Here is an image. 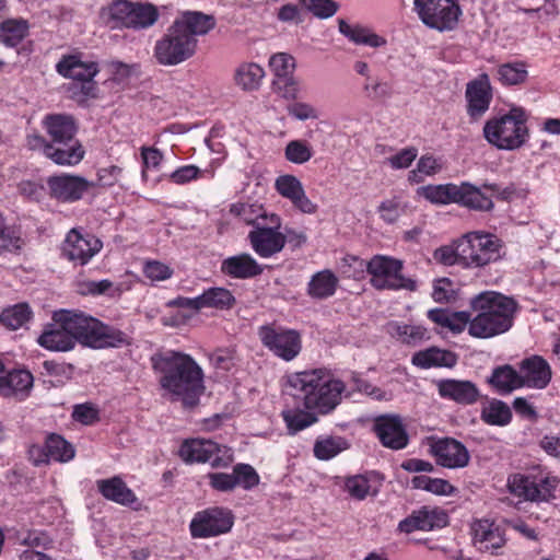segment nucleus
<instances>
[{
	"label": "nucleus",
	"instance_id": "nucleus-4",
	"mask_svg": "<svg viewBox=\"0 0 560 560\" xmlns=\"http://www.w3.org/2000/svg\"><path fill=\"white\" fill-rule=\"evenodd\" d=\"M477 315L471 319L468 332L476 338H491L508 331L517 311V303L501 293L487 291L471 300Z\"/></svg>",
	"mask_w": 560,
	"mask_h": 560
},
{
	"label": "nucleus",
	"instance_id": "nucleus-28",
	"mask_svg": "<svg viewBox=\"0 0 560 560\" xmlns=\"http://www.w3.org/2000/svg\"><path fill=\"white\" fill-rule=\"evenodd\" d=\"M33 382V375L26 370H5L0 383V395L22 399L30 394Z\"/></svg>",
	"mask_w": 560,
	"mask_h": 560
},
{
	"label": "nucleus",
	"instance_id": "nucleus-44",
	"mask_svg": "<svg viewBox=\"0 0 560 560\" xmlns=\"http://www.w3.org/2000/svg\"><path fill=\"white\" fill-rule=\"evenodd\" d=\"M497 74L501 84L506 86L518 85L527 79V66L523 61L502 63L498 67Z\"/></svg>",
	"mask_w": 560,
	"mask_h": 560
},
{
	"label": "nucleus",
	"instance_id": "nucleus-24",
	"mask_svg": "<svg viewBox=\"0 0 560 560\" xmlns=\"http://www.w3.org/2000/svg\"><path fill=\"white\" fill-rule=\"evenodd\" d=\"M42 127L49 142H60V140L77 138L79 130L75 118L70 114H47L42 119Z\"/></svg>",
	"mask_w": 560,
	"mask_h": 560
},
{
	"label": "nucleus",
	"instance_id": "nucleus-33",
	"mask_svg": "<svg viewBox=\"0 0 560 560\" xmlns=\"http://www.w3.org/2000/svg\"><path fill=\"white\" fill-rule=\"evenodd\" d=\"M221 271L237 279L252 278L261 272V268L248 255L232 256L223 260Z\"/></svg>",
	"mask_w": 560,
	"mask_h": 560
},
{
	"label": "nucleus",
	"instance_id": "nucleus-47",
	"mask_svg": "<svg viewBox=\"0 0 560 560\" xmlns=\"http://www.w3.org/2000/svg\"><path fill=\"white\" fill-rule=\"evenodd\" d=\"M46 450L50 460L69 462L74 457V448L62 436L50 434L46 440Z\"/></svg>",
	"mask_w": 560,
	"mask_h": 560
},
{
	"label": "nucleus",
	"instance_id": "nucleus-52",
	"mask_svg": "<svg viewBox=\"0 0 560 560\" xmlns=\"http://www.w3.org/2000/svg\"><path fill=\"white\" fill-rule=\"evenodd\" d=\"M269 67L277 80L282 82L283 78L293 75L295 70V60L287 52H277L270 57Z\"/></svg>",
	"mask_w": 560,
	"mask_h": 560
},
{
	"label": "nucleus",
	"instance_id": "nucleus-51",
	"mask_svg": "<svg viewBox=\"0 0 560 560\" xmlns=\"http://www.w3.org/2000/svg\"><path fill=\"white\" fill-rule=\"evenodd\" d=\"M345 489L349 495L355 500H364L369 494H376L377 490L373 489L369 478L363 475L348 477L345 481Z\"/></svg>",
	"mask_w": 560,
	"mask_h": 560
},
{
	"label": "nucleus",
	"instance_id": "nucleus-43",
	"mask_svg": "<svg viewBox=\"0 0 560 560\" xmlns=\"http://www.w3.org/2000/svg\"><path fill=\"white\" fill-rule=\"evenodd\" d=\"M464 253L465 268L482 267L502 257L499 247H464Z\"/></svg>",
	"mask_w": 560,
	"mask_h": 560
},
{
	"label": "nucleus",
	"instance_id": "nucleus-31",
	"mask_svg": "<svg viewBox=\"0 0 560 560\" xmlns=\"http://www.w3.org/2000/svg\"><path fill=\"white\" fill-rule=\"evenodd\" d=\"M30 35V23L23 18H9L0 22V44L18 47Z\"/></svg>",
	"mask_w": 560,
	"mask_h": 560
},
{
	"label": "nucleus",
	"instance_id": "nucleus-48",
	"mask_svg": "<svg viewBox=\"0 0 560 560\" xmlns=\"http://www.w3.org/2000/svg\"><path fill=\"white\" fill-rule=\"evenodd\" d=\"M302 10L313 14L317 19H329L339 10V3L335 0H296Z\"/></svg>",
	"mask_w": 560,
	"mask_h": 560
},
{
	"label": "nucleus",
	"instance_id": "nucleus-9",
	"mask_svg": "<svg viewBox=\"0 0 560 560\" xmlns=\"http://www.w3.org/2000/svg\"><path fill=\"white\" fill-rule=\"evenodd\" d=\"M179 456L186 463H210L212 467H226L233 462V452L211 440L194 439L185 441Z\"/></svg>",
	"mask_w": 560,
	"mask_h": 560
},
{
	"label": "nucleus",
	"instance_id": "nucleus-14",
	"mask_svg": "<svg viewBox=\"0 0 560 560\" xmlns=\"http://www.w3.org/2000/svg\"><path fill=\"white\" fill-rule=\"evenodd\" d=\"M429 453L435 458L438 465L456 469L468 465L470 456L466 446L453 438L427 439Z\"/></svg>",
	"mask_w": 560,
	"mask_h": 560
},
{
	"label": "nucleus",
	"instance_id": "nucleus-20",
	"mask_svg": "<svg viewBox=\"0 0 560 560\" xmlns=\"http://www.w3.org/2000/svg\"><path fill=\"white\" fill-rule=\"evenodd\" d=\"M522 387L544 389L551 381L549 363L540 355H532L520 362L518 366Z\"/></svg>",
	"mask_w": 560,
	"mask_h": 560
},
{
	"label": "nucleus",
	"instance_id": "nucleus-21",
	"mask_svg": "<svg viewBox=\"0 0 560 560\" xmlns=\"http://www.w3.org/2000/svg\"><path fill=\"white\" fill-rule=\"evenodd\" d=\"M173 24L186 36L197 39L198 36H206L217 26V19L213 14L202 11L186 10L180 12Z\"/></svg>",
	"mask_w": 560,
	"mask_h": 560
},
{
	"label": "nucleus",
	"instance_id": "nucleus-6",
	"mask_svg": "<svg viewBox=\"0 0 560 560\" xmlns=\"http://www.w3.org/2000/svg\"><path fill=\"white\" fill-rule=\"evenodd\" d=\"M198 39L183 34L173 23L153 47V57L161 66H177L194 57Z\"/></svg>",
	"mask_w": 560,
	"mask_h": 560
},
{
	"label": "nucleus",
	"instance_id": "nucleus-41",
	"mask_svg": "<svg viewBox=\"0 0 560 560\" xmlns=\"http://www.w3.org/2000/svg\"><path fill=\"white\" fill-rule=\"evenodd\" d=\"M480 418L489 425L504 427L511 422L512 411L506 402L493 398L483 405Z\"/></svg>",
	"mask_w": 560,
	"mask_h": 560
},
{
	"label": "nucleus",
	"instance_id": "nucleus-37",
	"mask_svg": "<svg viewBox=\"0 0 560 560\" xmlns=\"http://www.w3.org/2000/svg\"><path fill=\"white\" fill-rule=\"evenodd\" d=\"M215 172L211 168L201 170L195 164L180 165L170 174H164L163 179L171 184L184 186L197 182L201 178L212 179Z\"/></svg>",
	"mask_w": 560,
	"mask_h": 560
},
{
	"label": "nucleus",
	"instance_id": "nucleus-53",
	"mask_svg": "<svg viewBox=\"0 0 560 560\" xmlns=\"http://www.w3.org/2000/svg\"><path fill=\"white\" fill-rule=\"evenodd\" d=\"M285 159L294 164H304L313 156L312 147L304 140H292L284 149Z\"/></svg>",
	"mask_w": 560,
	"mask_h": 560
},
{
	"label": "nucleus",
	"instance_id": "nucleus-60",
	"mask_svg": "<svg viewBox=\"0 0 560 560\" xmlns=\"http://www.w3.org/2000/svg\"><path fill=\"white\" fill-rule=\"evenodd\" d=\"M97 253L98 247H89L86 250L82 247H62L61 256L74 265H85Z\"/></svg>",
	"mask_w": 560,
	"mask_h": 560
},
{
	"label": "nucleus",
	"instance_id": "nucleus-27",
	"mask_svg": "<svg viewBox=\"0 0 560 560\" xmlns=\"http://www.w3.org/2000/svg\"><path fill=\"white\" fill-rule=\"evenodd\" d=\"M85 155V150L78 138L50 142L49 160L60 166L78 165Z\"/></svg>",
	"mask_w": 560,
	"mask_h": 560
},
{
	"label": "nucleus",
	"instance_id": "nucleus-23",
	"mask_svg": "<svg viewBox=\"0 0 560 560\" xmlns=\"http://www.w3.org/2000/svg\"><path fill=\"white\" fill-rule=\"evenodd\" d=\"M436 387L442 398L453 400L459 405H472L480 396L478 387L470 381L439 380Z\"/></svg>",
	"mask_w": 560,
	"mask_h": 560
},
{
	"label": "nucleus",
	"instance_id": "nucleus-13",
	"mask_svg": "<svg viewBox=\"0 0 560 560\" xmlns=\"http://www.w3.org/2000/svg\"><path fill=\"white\" fill-rule=\"evenodd\" d=\"M234 517L231 511L222 508H211L198 512L191 523L190 533L195 538H208L231 530Z\"/></svg>",
	"mask_w": 560,
	"mask_h": 560
},
{
	"label": "nucleus",
	"instance_id": "nucleus-2",
	"mask_svg": "<svg viewBox=\"0 0 560 560\" xmlns=\"http://www.w3.org/2000/svg\"><path fill=\"white\" fill-rule=\"evenodd\" d=\"M152 369L160 375L162 397L182 401L185 407L198 404L205 392L203 372L188 354L177 351L156 353L151 358Z\"/></svg>",
	"mask_w": 560,
	"mask_h": 560
},
{
	"label": "nucleus",
	"instance_id": "nucleus-22",
	"mask_svg": "<svg viewBox=\"0 0 560 560\" xmlns=\"http://www.w3.org/2000/svg\"><path fill=\"white\" fill-rule=\"evenodd\" d=\"M448 523L447 514L441 509H429L427 506L415 511L411 515L400 521L398 529L410 534L415 530H432L441 528Z\"/></svg>",
	"mask_w": 560,
	"mask_h": 560
},
{
	"label": "nucleus",
	"instance_id": "nucleus-36",
	"mask_svg": "<svg viewBox=\"0 0 560 560\" xmlns=\"http://www.w3.org/2000/svg\"><path fill=\"white\" fill-rule=\"evenodd\" d=\"M411 361L413 365L422 369L432 366L452 368L456 364V355L447 350L429 348L415 353Z\"/></svg>",
	"mask_w": 560,
	"mask_h": 560
},
{
	"label": "nucleus",
	"instance_id": "nucleus-26",
	"mask_svg": "<svg viewBox=\"0 0 560 560\" xmlns=\"http://www.w3.org/2000/svg\"><path fill=\"white\" fill-rule=\"evenodd\" d=\"M98 492L108 501L122 506H133L139 504L136 493L127 486L119 476L96 481Z\"/></svg>",
	"mask_w": 560,
	"mask_h": 560
},
{
	"label": "nucleus",
	"instance_id": "nucleus-50",
	"mask_svg": "<svg viewBox=\"0 0 560 560\" xmlns=\"http://www.w3.org/2000/svg\"><path fill=\"white\" fill-rule=\"evenodd\" d=\"M347 442L341 438H325L316 441L314 445V455L322 460H328L341 451L347 448Z\"/></svg>",
	"mask_w": 560,
	"mask_h": 560
},
{
	"label": "nucleus",
	"instance_id": "nucleus-7",
	"mask_svg": "<svg viewBox=\"0 0 560 560\" xmlns=\"http://www.w3.org/2000/svg\"><path fill=\"white\" fill-rule=\"evenodd\" d=\"M371 284L377 290L416 291L417 282L402 276V261L388 256L376 255L368 262Z\"/></svg>",
	"mask_w": 560,
	"mask_h": 560
},
{
	"label": "nucleus",
	"instance_id": "nucleus-30",
	"mask_svg": "<svg viewBox=\"0 0 560 560\" xmlns=\"http://www.w3.org/2000/svg\"><path fill=\"white\" fill-rule=\"evenodd\" d=\"M132 2L130 0H113L101 8L100 19L110 30H128Z\"/></svg>",
	"mask_w": 560,
	"mask_h": 560
},
{
	"label": "nucleus",
	"instance_id": "nucleus-35",
	"mask_svg": "<svg viewBox=\"0 0 560 560\" xmlns=\"http://www.w3.org/2000/svg\"><path fill=\"white\" fill-rule=\"evenodd\" d=\"M160 18L158 8L150 2L133 1L128 30L141 31L153 26Z\"/></svg>",
	"mask_w": 560,
	"mask_h": 560
},
{
	"label": "nucleus",
	"instance_id": "nucleus-16",
	"mask_svg": "<svg viewBox=\"0 0 560 560\" xmlns=\"http://www.w3.org/2000/svg\"><path fill=\"white\" fill-rule=\"evenodd\" d=\"M211 487L218 491H231L236 487L252 489L259 482V476L247 464H237L232 474L213 472L208 475Z\"/></svg>",
	"mask_w": 560,
	"mask_h": 560
},
{
	"label": "nucleus",
	"instance_id": "nucleus-40",
	"mask_svg": "<svg viewBox=\"0 0 560 560\" xmlns=\"http://www.w3.org/2000/svg\"><path fill=\"white\" fill-rule=\"evenodd\" d=\"M265 70L256 62H245L235 71V82L244 91L252 92L260 88Z\"/></svg>",
	"mask_w": 560,
	"mask_h": 560
},
{
	"label": "nucleus",
	"instance_id": "nucleus-46",
	"mask_svg": "<svg viewBox=\"0 0 560 560\" xmlns=\"http://www.w3.org/2000/svg\"><path fill=\"white\" fill-rule=\"evenodd\" d=\"M31 316L32 311L30 306L26 303H19L2 311L0 314V323L12 330H15L28 322Z\"/></svg>",
	"mask_w": 560,
	"mask_h": 560
},
{
	"label": "nucleus",
	"instance_id": "nucleus-3",
	"mask_svg": "<svg viewBox=\"0 0 560 560\" xmlns=\"http://www.w3.org/2000/svg\"><path fill=\"white\" fill-rule=\"evenodd\" d=\"M290 394L300 399L306 410L328 413L341 400L346 386L342 381L334 378L326 369L296 372L288 376Z\"/></svg>",
	"mask_w": 560,
	"mask_h": 560
},
{
	"label": "nucleus",
	"instance_id": "nucleus-63",
	"mask_svg": "<svg viewBox=\"0 0 560 560\" xmlns=\"http://www.w3.org/2000/svg\"><path fill=\"white\" fill-rule=\"evenodd\" d=\"M432 298L436 303H447L454 298L453 283L448 278L434 281Z\"/></svg>",
	"mask_w": 560,
	"mask_h": 560
},
{
	"label": "nucleus",
	"instance_id": "nucleus-39",
	"mask_svg": "<svg viewBox=\"0 0 560 560\" xmlns=\"http://www.w3.org/2000/svg\"><path fill=\"white\" fill-rule=\"evenodd\" d=\"M338 282V278L330 270L318 271L308 282L307 293L313 299H327L335 294Z\"/></svg>",
	"mask_w": 560,
	"mask_h": 560
},
{
	"label": "nucleus",
	"instance_id": "nucleus-49",
	"mask_svg": "<svg viewBox=\"0 0 560 560\" xmlns=\"http://www.w3.org/2000/svg\"><path fill=\"white\" fill-rule=\"evenodd\" d=\"M311 411L312 410H285L282 412L283 420L291 434L304 430L317 421L316 416Z\"/></svg>",
	"mask_w": 560,
	"mask_h": 560
},
{
	"label": "nucleus",
	"instance_id": "nucleus-12",
	"mask_svg": "<svg viewBox=\"0 0 560 560\" xmlns=\"http://www.w3.org/2000/svg\"><path fill=\"white\" fill-rule=\"evenodd\" d=\"M559 480L547 475H514L509 478L511 491L529 501H548L553 497V491Z\"/></svg>",
	"mask_w": 560,
	"mask_h": 560
},
{
	"label": "nucleus",
	"instance_id": "nucleus-29",
	"mask_svg": "<svg viewBox=\"0 0 560 560\" xmlns=\"http://www.w3.org/2000/svg\"><path fill=\"white\" fill-rule=\"evenodd\" d=\"M339 32L355 45H364L373 48L385 46L387 40L373 32L372 28L361 24H350L345 20L338 21Z\"/></svg>",
	"mask_w": 560,
	"mask_h": 560
},
{
	"label": "nucleus",
	"instance_id": "nucleus-19",
	"mask_svg": "<svg viewBox=\"0 0 560 560\" xmlns=\"http://www.w3.org/2000/svg\"><path fill=\"white\" fill-rule=\"evenodd\" d=\"M374 430L385 447L401 450L408 444L409 436L399 416L378 417L375 420Z\"/></svg>",
	"mask_w": 560,
	"mask_h": 560
},
{
	"label": "nucleus",
	"instance_id": "nucleus-38",
	"mask_svg": "<svg viewBox=\"0 0 560 560\" xmlns=\"http://www.w3.org/2000/svg\"><path fill=\"white\" fill-rule=\"evenodd\" d=\"M458 205L475 211H491L494 207L491 198L486 196L480 188L468 183L463 182Z\"/></svg>",
	"mask_w": 560,
	"mask_h": 560
},
{
	"label": "nucleus",
	"instance_id": "nucleus-42",
	"mask_svg": "<svg viewBox=\"0 0 560 560\" xmlns=\"http://www.w3.org/2000/svg\"><path fill=\"white\" fill-rule=\"evenodd\" d=\"M386 328L388 334L407 345L416 346L428 338L427 329L422 326L392 322Z\"/></svg>",
	"mask_w": 560,
	"mask_h": 560
},
{
	"label": "nucleus",
	"instance_id": "nucleus-34",
	"mask_svg": "<svg viewBox=\"0 0 560 560\" xmlns=\"http://www.w3.org/2000/svg\"><path fill=\"white\" fill-rule=\"evenodd\" d=\"M462 183L456 185L454 183L440 184V185H428L421 187V196L434 205H450L457 203L460 197Z\"/></svg>",
	"mask_w": 560,
	"mask_h": 560
},
{
	"label": "nucleus",
	"instance_id": "nucleus-62",
	"mask_svg": "<svg viewBox=\"0 0 560 560\" xmlns=\"http://www.w3.org/2000/svg\"><path fill=\"white\" fill-rule=\"evenodd\" d=\"M140 151L142 159V175L145 174V168L159 170L164 160L162 151L155 147H142Z\"/></svg>",
	"mask_w": 560,
	"mask_h": 560
},
{
	"label": "nucleus",
	"instance_id": "nucleus-25",
	"mask_svg": "<svg viewBox=\"0 0 560 560\" xmlns=\"http://www.w3.org/2000/svg\"><path fill=\"white\" fill-rule=\"evenodd\" d=\"M474 545L482 552L494 553L502 548L505 538L502 530L493 522L480 520L472 524Z\"/></svg>",
	"mask_w": 560,
	"mask_h": 560
},
{
	"label": "nucleus",
	"instance_id": "nucleus-59",
	"mask_svg": "<svg viewBox=\"0 0 560 560\" xmlns=\"http://www.w3.org/2000/svg\"><path fill=\"white\" fill-rule=\"evenodd\" d=\"M458 248L459 247H438L434 252V258L445 266L459 265L464 267V247H462L460 252H458Z\"/></svg>",
	"mask_w": 560,
	"mask_h": 560
},
{
	"label": "nucleus",
	"instance_id": "nucleus-55",
	"mask_svg": "<svg viewBox=\"0 0 560 560\" xmlns=\"http://www.w3.org/2000/svg\"><path fill=\"white\" fill-rule=\"evenodd\" d=\"M275 187L284 198L292 201L302 190V183L293 175H282L276 179Z\"/></svg>",
	"mask_w": 560,
	"mask_h": 560
},
{
	"label": "nucleus",
	"instance_id": "nucleus-32",
	"mask_svg": "<svg viewBox=\"0 0 560 560\" xmlns=\"http://www.w3.org/2000/svg\"><path fill=\"white\" fill-rule=\"evenodd\" d=\"M488 383L501 395L510 394L514 389L522 387L518 371L510 364L493 369Z\"/></svg>",
	"mask_w": 560,
	"mask_h": 560
},
{
	"label": "nucleus",
	"instance_id": "nucleus-57",
	"mask_svg": "<svg viewBox=\"0 0 560 560\" xmlns=\"http://www.w3.org/2000/svg\"><path fill=\"white\" fill-rule=\"evenodd\" d=\"M79 83H71L68 91L71 93V98L78 103H83L89 98L96 97L97 84L92 81H78Z\"/></svg>",
	"mask_w": 560,
	"mask_h": 560
},
{
	"label": "nucleus",
	"instance_id": "nucleus-18",
	"mask_svg": "<svg viewBox=\"0 0 560 560\" xmlns=\"http://www.w3.org/2000/svg\"><path fill=\"white\" fill-rule=\"evenodd\" d=\"M58 74L73 81H92L100 72L96 61L84 60L82 52L63 55L56 65Z\"/></svg>",
	"mask_w": 560,
	"mask_h": 560
},
{
	"label": "nucleus",
	"instance_id": "nucleus-10",
	"mask_svg": "<svg viewBox=\"0 0 560 560\" xmlns=\"http://www.w3.org/2000/svg\"><path fill=\"white\" fill-rule=\"evenodd\" d=\"M258 336L266 348L285 361L293 360L302 348L299 332L292 329L265 325L259 328Z\"/></svg>",
	"mask_w": 560,
	"mask_h": 560
},
{
	"label": "nucleus",
	"instance_id": "nucleus-11",
	"mask_svg": "<svg viewBox=\"0 0 560 560\" xmlns=\"http://www.w3.org/2000/svg\"><path fill=\"white\" fill-rule=\"evenodd\" d=\"M46 184L49 197L61 203L77 202L89 189L95 187L94 182L70 173L51 175L47 178Z\"/></svg>",
	"mask_w": 560,
	"mask_h": 560
},
{
	"label": "nucleus",
	"instance_id": "nucleus-17",
	"mask_svg": "<svg viewBox=\"0 0 560 560\" xmlns=\"http://www.w3.org/2000/svg\"><path fill=\"white\" fill-rule=\"evenodd\" d=\"M465 97L468 116L474 120L481 118L489 109L493 98L488 74L482 73L477 79L467 83Z\"/></svg>",
	"mask_w": 560,
	"mask_h": 560
},
{
	"label": "nucleus",
	"instance_id": "nucleus-61",
	"mask_svg": "<svg viewBox=\"0 0 560 560\" xmlns=\"http://www.w3.org/2000/svg\"><path fill=\"white\" fill-rule=\"evenodd\" d=\"M378 213L381 219L386 223H395L402 213V207L396 199H387L378 206Z\"/></svg>",
	"mask_w": 560,
	"mask_h": 560
},
{
	"label": "nucleus",
	"instance_id": "nucleus-56",
	"mask_svg": "<svg viewBox=\"0 0 560 560\" xmlns=\"http://www.w3.org/2000/svg\"><path fill=\"white\" fill-rule=\"evenodd\" d=\"M19 194L28 201L40 202L46 194V188L40 180L25 179L18 184Z\"/></svg>",
	"mask_w": 560,
	"mask_h": 560
},
{
	"label": "nucleus",
	"instance_id": "nucleus-54",
	"mask_svg": "<svg viewBox=\"0 0 560 560\" xmlns=\"http://www.w3.org/2000/svg\"><path fill=\"white\" fill-rule=\"evenodd\" d=\"M264 209L262 205L258 203L236 202L231 205L230 213L247 225H253L260 213H264Z\"/></svg>",
	"mask_w": 560,
	"mask_h": 560
},
{
	"label": "nucleus",
	"instance_id": "nucleus-8",
	"mask_svg": "<svg viewBox=\"0 0 560 560\" xmlns=\"http://www.w3.org/2000/svg\"><path fill=\"white\" fill-rule=\"evenodd\" d=\"M415 10L423 24L439 31L455 28L462 14L455 0H415Z\"/></svg>",
	"mask_w": 560,
	"mask_h": 560
},
{
	"label": "nucleus",
	"instance_id": "nucleus-45",
	"mask_svg": "<svg viewBox=\"0 0 560 560\" xmlns=\"http://www.w3.org/2000/svg\"><path fill=\"white\" fill-rule=\"evenodd\" d=\"M201 302L205 307L218 310H230L235 304V298L232 292L225 288H210L202 293Z\"/></svg>",
	"mask_w": 560,
	"mask_h": 560
},
{
	"label": "nucleus",
	"instance_id": "nucleus-1",
	"mask_svg": "<svg viewBox=\"0 0 560 560\" xmlns=\"http://www.w3.org/2000/svg\"><path fill=\"white\" fill-rule=\"evenodd\" d=\"M37 342L47 350L58 352L72 350L77 342L94 349L117 348L130 343L124 331L83 312L69 310L54 312L51 323L45 325Z\"/></svg>",
	"mask_w": 560,
	"mask_h": 560
},
{
	"label": "nucleus",
	"instance_id": "nucleus-5",
	"mask_svg": "<svg viewBox=\"0 0 560 560\" xmlns=\"http://www.w3.org/2000/svg\"><path fill=\"white\" fill-rule=\"evenodd\" d=\"M526 122L525 112L520 107H513L508 114L489 119L483 126V136L499 150H517L529 139Z\"/></svg>",
	"mask_w": 560,
	"mask_h": 560
},
{
	"label": "nucleus",
	"instance_id": "nucleus-64",
	"mask_svg": "<svg viewBox=\"0 0 560 560\" xmlns=\"http://www.w3.org/2000/svg\"><path fill=\"white\" fill-rule=\"evenodd\" d=\"M121 172L122 170L117 165L100 168L96 174L97 180L94 184L100 187H112L118 182Z\"/></svg>",
	"mask_w": 560,
	"mask_h": 560
},
{
	"label": "nucleus",
	"instance_id": "nucleus-15",
	"mask_svg": "<svg viewBox=\"0 0 560 560\" xmlns=\"http://www.w3.org/2000/svg\"><path fill=\"white\" fill-rule=\"evenodd\" d=\"M281 219L278 214L269 218L268 228H253L248 234L250 245H284L285 242H295V245H302L307 242L304 232L287 231L282 233Z\"/></svg>",
	"mask_w": 560,
	"mask_h": 560
},
{
	"label": "nucleus",
	"instance_id": "nucleus-58",
	"mask_svg": "<svg viewBox=\"0 0 560 560\" xmlns=\"http://www.w3.org/2000/svg\"><path fill=\"white\" fill-rule=\"evenodd\" d=\"M72 418L84 425H92L100 421V410L91 402L75 405L72 412Z\"/></svg>",
	"mask_w": 560,
	"mask_h": 560
}]
</instances>
